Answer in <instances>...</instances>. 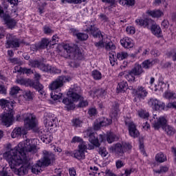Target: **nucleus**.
<instances>
[{
  "label": "nucleus",
  "mask_w": 176,
  "mask_h": 176,
  "mask_svg": "<svg viewBox=\"0 0 176 176\" xmlns=\"http://www.w3.org/2000/svg\"><path fill=\"white\" fill-rule=\"evenodd\" d=\"M60 56L65 58H70L74 61L83 60V54L78 49V46L72 44H65L60 52Z\"/></svg>",
  "instance_id": "f03ea898"
},
{
  "label": "nucleus",
  "mask_w": 176,
  "mask_h": 176,
  "mask_svg": "<svg viewBox=\"0 0 176 176\" xmlns=\"http://www.w3.org/2000/svg\"><path fill=\"white\" fill-rule=\"evenodd\" d=\"M82 124V121L79 119H75L73 120V126L74 127H80V125Z\"/></svg>",
  "instance_id": "13d9d810"
},
{
  "label": "nucleus",
  "mask_w": 176,
  "mask_h": 176,
  "mask_svg": "<svg viewBox=\"0 0 176 176\" xmlns=\"http://www.w3.org/2000/svg\"><path fill=\"white\" fill-rule=\"evenodd\" d=\"M33 96L34 94H32V92H31L30 90H26L23 92V97L25 98V101L32 100Z\"/></svg>",
  "instance_id": "c9c22d12"
},
{
  "label": "nucleus",
  "mask_w": 176,
  "mask_h": 176,
  "mask_svg": "<svg viewBox=\"0 0 176 176\" xmlns=\"http://www.w3.org/2000/svg\"><path fill=\"white\" fill-rule=\"evenodd\" d=\"M100 41L98 42H96L94 43V45L96 46V47H97L98 49H102V47H104V46H105L104 45V37L99 38Z\"/></svg>",
  "instance_id": "3c124183"
},
{
  "label": "nucleus",
  "mask_w": 176,
  "mask_h": 176,
  "mask_svg": "<svg viewBox=\"0 0 176 176\" xmlns=\"http://www.w3.org/2000/svg\"><path fill=\"white\" fill-rule=\"evenodd\" d=\"M148 14L151 16V17L159 18L163 16V12L160 10H151L148 11Z\"/></svg>",
  "instance_id": "473e14b6"
},
{
  "label": "nucleus",
  "mask_w": 176,
  "mask_h": 176,
  "mask_svg": "<svg viewBox=\"0 0 176 176\" xmlns=\"http://www.w3.org/2000/svg\"><path fill=\"white\" fill-rule=\"evenodd\" d=\"M135 76L131 70H129L127 74H125L124 78L128 82H135Z\"/></svg>",
  "instance_id": "7c9ffc66"
},
{
  "label": "nucleus",
  "mask_w": 176,
  "mask_h": 176,
  "mask_svg": "<svg viewBox=\"0 0 176 176\" xmlns=\"http://www.w3.org/2000/svg\"><path fill=\"white\" fill-rule=\"evenodd\" d=\"M73 35L76 36L79 41H87L89 38V34L85 33H78L76 30H74Z\"/></svg>",
  "instance_id": "c85d7f7f"
},
{
  "label": "nucleus",
  "mask_w": 176,
  "mask_h": 176,
  "mask_svg": "<svg viewBox=\"0 0 176 176\" xmlns=\"http://www.w3.org/2000/svg\"><path fill=\"white\" fill-rule=\"evenodd\" d=\"M100 123H101L102 127L109 126V124H112V120L104 118L103 120L100 121Z\"/></svg>",
  "instance_id": "8fccbe9b"
},
{
  "label": "nucleus",
  "mask_w": 176,
  "mask_h": 176,
  "mask_svg": "<svg viewBox=\"0 0 176 176\" xmlns=\"http://www.w3.org/2000/svg\"><path fill=\"white\" fill-rule=\"evenodd\" d=\"M43 32H44V34H46L47 35L53 34V32H54L53 30L50 29V28H49V26H47V25L44 26Z\"/></svg>",
  "instance_id": "4d7b16f0"
},
{
  "label": "nucleus",
  "mask_w": 176,
  "mask_h": 176,
  "mask_svg": "<svg viewBox=\"0 0 176 176\" xmlns=\"http://www.w3.org/2000/svg\"><path fill=\"white\" fill-rule=\"evenodd\" d=\"M0 120L3 126L9 127V126L12 125V122H13V111L0 114Z\"/></svg>",
  "instance_id": "9d476101"
},
{
  "label": "nucleus",
  "mask_w": 176,
  "mask_h": 176,
  "mask_svg": "<svg viewBox=\"0 0 176 176\" xmlns=\"http://www.w3.org/2000/svg\"><path fill=\"white\" fill-rule=\"evenodd\" d=\"M131 71L136 76H140V75H142L144 72V69H142V66L138 63H135L134 67Z\"/></svg>",
  "instance_id": "b1692460"
},
{
  "label": "nucleus",
  "mask_w": 176,
  "mask_h": 176,
  "mask_svg": "<svg viewBox=\"0 0 176 176\" xmlns=\"http://www.w3.org/2000/svg\"><path fill=\"white\" fill-rule=\"evenodd\" d=\"M65 82H69V80L66 76H58L50 85V90H60L64 86Z\"/></svg>",
  "instance_id": "6e6552de"
},
{
  "label": "nucleus",
  "mask_w": 176,
  "mask_h": 176,
  "mask_svg": "<svg viewBox=\"0 0 176 176\" xmlns=\"http://www.w3.org/2000/svg\"><path fill=\"white\" fill-rule=\"evenodd\" d=\"M120 110H119V104L118 103H115L113 105V107L111 109V113H110V116L111 118H115L116 119V118H118V116H119V112Z\"/></svg>",
  "instance_id": "bb28decb"
},
{
  "label": "nucleus",
  "mask_w": 176,
  "mask_h": 176,
  "mask_svg": "<svg viewBox=\"0 0 176 176\" xmlns=\"http://www.w3.org/2000/svg\"><path fill=\"white\" fill-rule=\"evenodd\" d=\"M80 91V87H76L73 89H70L67 91V96L68 97H70V98H73V101H78V100H83V98L79 95V93Z\"/></svg>",
  "instance_id": "f3484780"
},
{
  "label": "nucleus",
  "mask_w": 176,
  "mask_h": 176,
  "mask_svg": "<svg viewBox=\"0 0 176 176\" xmlns=\"http://www.w3.org/2000/svg\"><path fill=\"white\" fill-rule=\"evenodd\" d=\"M88 105L89 102H87V100H81L78 104L79 108H83L85 107H87Z\"/></svg>",
  "instance_id": "69168bd1"
},
{
  "label": "nucleus",
  "mask_w": 176,
  "mask_h": 176,
  "mask_svg": "<svg viewBox=\"0 0 176 176\" xmlns=\"http://www.w3.org/2000/svg\"><path fill=\"white\" fill-rule=\"evenodd\" d=\"M17 72H22V74H32V70H31V69H27L25 67L24 68L20 67V69L17 70Z\"/></svg>",
  "instance_id": "864d4df0"
},
{
  "label": "nucleus",
  "mask_w": 176,
  "mask_h": 176,
  "mask_svg": "<svg viewBox=\"0 0 176 176\" xmlns=\"http://www.w3.org/2000/svg\"><path fill=\"white\" fill-rule=\"evenodd\" d=\"M25 129L26 130H34L36 129L38 122L36 116L31 113H26L23 115Z\"/></svg>",
  "instance_id": "0eeeda50"
},
{
  "label": "nucleus",
  "mask_w": 176,
  "mask_h": 176,
  "mask_svg": "<svg viewBox=\"0 0 176 176\" xmlns=\"http://www.w3.org/2000/svg\"><path fill=\"white\" fill-rule=\"evenodd\" d=\"M116 57L118 60L120 61L122 60H125V58H127V57H129V54L126 52H120L117 53Z\"/></svg>",
  "instance_id": "58836bf2"
},
{
  "label": "nucleus",
  "mask_w": 176,
  "mask_h": 176,
  "mask_svg": "<svg viewBox=\"0 0 176 176\" xmlns=\"http://www.w3.org/2000/svg\"><path fill=\"white\" fill-rule=\"evenodd\" d=\"M21 89L17 86H14L11 87L10 91V96H16V94H19V91H20Z\"/></svg>",
  "instance_id": "49530a36"
},
{
  "label": "nucleus",
  "mask_w": 176,
  "mask_h": 176,
  "mask_svg": "<svg viewBox=\"0 0 176 176\" xmlns=\"http://www.w3.org/2000/svg\"><path fill=\"white\" fill-rule=\"evenodd\" d=\"M118 137L115 133L110 132L107 134V140L109 144H112V142H115V141H117Z\"/></svg>",
  "instance_id": "c756f323"
},
{
  "label": "nucleus",
  "mask_w": 176,
  "mask_h": 176,
  "mask_svg": "<svg viewBox=\"0 0 176 176\" xmlns=\"http://www.w3.org/2000/svg\"><path fill=\"white\" fill-rule=\"evenodd\" d=\"M131 148H133L131 144L123 142L122 144L117 143L115 144V146L110 147V151L114 153L116 157H120V159H124V153H126V152H129Z\"/></svg>",
  "instance_id": "39448f33"
},
{
  "label": "nucleus",
  "mask_w": 176,
  "mask_h": 176,
  "mask_svg": "<svg viewBox=\"0 0 176 176\" xmlns=\"http://www.w3.org/2000/svg\"><path fill=\"white\" fill-rule=\"evenodd\" d=\"M31 160L30 157H29V160L26 162H23L24 164L22 166H21L19 168H14V173L16 175L22 176L25 175L28 173V170H30V167H31V163H30V160Z\"/></svg>",
  "instance_id": "2eb2a0df"
},
{
  "label": "nucleus",
  "mask_w": 176,
  "mask_h": 176,
  "mask_svg": "<svg viewBox=\"0 0 176 176\" xmlns=\"http://www.w3.org/2000/svg\"><path fill=\"white\" fill-rule=\"evenodd\" d=\"M126 31L127 34H130L133 35V34H135V29H134L133 27H127L126 29Z\"/></svg>",
  "instance_id": "680f3d73"
},
{
  "label": "nucleus",
  "mask_w": 176,
  "mask_h": 176,
  "mask_svg": "<svg viewBox=\"0 0 176 176\" xmlns=\"http://www.w3.org/2000/svg\"><path fill=\"white\" fill-rule=\"evenodd\" d=\"M120 44L124 49H131L134 46V43H133V41L131 40L129 37H124V38L120 40Z\"/></svg>",
  "instance_id": "4be33fe9"
},
{
  "label": "nucleus",
  "mask_w": 176,
  "mask_h": 176,
  "mask_svg": "<svg viewBox=\"0 0 176 176\" xmlns=\"http://www.w3.org/2000/svg\"><path fill=\"white\" fill-rule=\"evenodd\" d=\"M32 87H34V89L37 90L41 96H43V94H45V91H43V85L40 84L39 81L32 82Z\"/></svg>",
  "instance_id": "cd10ccee"
},
{
  "label": "nucleus",
  "mask_w": 176,
  "mask_h": 176,
  "mask_svg": "<svg viewBox=\"0 0 176 176\" xmlns=\"http://www.w3.org/2000/svg\"><path fill=\"white\" fill-rule=\"evenodd\" d=\"M148 105H150L154 111H163L164 108H166V104H164V102L153 98L148 100Z\"/></svg>",
  "instance_id": "f8f14e48"
},
{
  "label": "nucleus",
  "mask_w": 176,
  "mask_h": 176,
  "mask_svg": "<svg viewBox=\"0 0 176 176\" xmlns=\"http://www.w3.org/2000/svg\"><path fill=\"white\" fill-rule=\"evenodd\" d=\"M50 68H51L50 65H46V64L43 63V62H41L39 69H41V71H43V72L50 73Z\"/></svg>",
  "instance_id": "37998d69"
},
{
  "label": "nucleus",
  "mask_w": 176,
  "mask_h": 176,
  "mask_svg": "<svg viewBox=\"0 0 176 176\" xmlns=\"http://www.w3.org/2000/svg\"><path fill=\"white\" fill-rule=\"evenodd\" d=\"M91 74L95 80H100V79L102 78L101 72H100L98 70H94Z\"/></svg>",
  "instance_id": "a18cd8bd"
},
{
  "label": "nucleus",
  "mask_w": 176,
  "mask_h": 176,
  "mask_svg": "<svg viewBox=\"0 0 176 176\" xmlns=\"http://www.w3.org/2000/svg\"><path fill=\"white\" fill-rule=\"evenodd\" d=\"M3 20L4 21V23L7 27L11 30L12 28H14V27H16V24H17L16 20L12 19L9 14L6 15Z\"/></svg>",
  "instance_id": "aec40b11"
},
{
  "label": "nucleus",
  "mask_w": 176,
  "mask_h": 176,
  "mask_svg": "<svg viewBox=\"0 0 176 176\" xmlns=\"http://www.w3.org/2000/svg\"><path fill=\"white\" fill-rule=\"evenodd\" d=\"M150 122L155 130H159L162 127L168 135H174L175 134V129L170 125H166L167 120L163 116L157 118V116L155 115Z\"/></svg>",
  "instance_id": "20e7f679"
},
{
  "label": "nucleus",
  "mask_w": 176,
  "mask_h": 176,
  "mask_svg": "<svg viewBox=\"0 0 176 176\" xmlns=\"http://www.w3.org/2000/svg\"><path fill=\"white\" fill-rule=\"evenodd\" d=\"M36 146L32 143V140H26L14 148L8 146L3 156L8 162L10 168H14L22 164L23 162L27 163L30 160L28 155H34L36 153Z\"/></svg>",
  "instance_id": "f257e3e1"
},
{
  "label": "nucleus",
  "mask_w": 176,
  "mask_h": 176,
  "mask_svg": "<svg viewBox=\"0 0 176 176\" xmlns=\"http://www.w3.org/2000/svg\"><path fill=\"white\" fill-rule=\"evenodd\" d=\"M72 142H81L82 144L83 140L80 137L75 136L72 140Z\"/></svg>",
  "instance_id": "0e129e2a"
},
{
  "label": "nucleus",
  "mask_w": 176,
  "mask_h": 176,
  "mask_svg": "<svg viewBox=\"0 0 176 176\" xmlns=\"http://www.w3.org/2000/svg\"><path fill=\"white\" fill-rule=\"evenodd\" d=\"M124 122H125L126 126H128V127H130V126L135 124L134 122H131V118H129V117H126L125 118Z\"/></svg>",
  "instance_id": "052dcab7"
},
{
  "label": "nucleus",
  "mask_w": 176,
  "mask_h": 176,
  "mask_svg": "<svg viewBox=\"0 0 176 176\" xmlns=\"http://www.w3.org/2000/svg\"><path fill=\"white\" fill-rule=\"evenodd\" d=\"M9 61L11 64H13V65H21V64H23V62H21V60L19 58H9Z\"/></svg>",
  "instance_id": "c03bdc74"
},
{
  "label": "nucleus",
  "mask_w": 176,
  "mask_h": 176,
  "mask_svg": "<svg viewBox=\"0 0 176 176\" xmlns=\"http://www.w3.org/2000/svg\"><path fill=\"white\" fill-rule=\"evenodd\" d=\"M169 56H172V60L176 61V51L170 52L168 53Z\"/></svg>",
  "instance_id": "774afa93"
},
{
  "label": "nucleus",
  "mask_w": 176,
  "mask_h": 176,
  "mask_svg": "<svg viewBox=\"0 0 176 176\" xmlns=\"http://www.w3.org/2000/svg\"><path fill=\"white\" fill-rule=\"evenodd\" d=\"M25 134H27L25 128L17 127L13 130L11 135L12 138H16V137H19V135H24Z\"/></svg>",
  "instance_id": "5701e85b"
},
{
  "label": "nucleus",
  "mask_w": 176,
  "mask_h": 176,
  "mask_svg": "<svg viewBox=\"0 0 176 176\" xmlns=\"http://www.w3.org/2000/svg\"><path fill=\"white\" fill-rule=\"evenodd\" d=\"M74 101H78V100H74V99L69 96V98H65L63 100V104H65V105H67V107H70V108H74Z\"/></svg>",
  "instance_id": "f704fd0d"
},
{
  "label": "nucleus",
  "mask_w": 176,
  "mask_h": 176,
  "mask_svg": "<svg viewBox=\"0 0 176 176\" xmlns=\"http://www.w3.org/2000/svg\"><path fill=\"white\" fill-rule=\"evenodd\" d=\"M95 94H96V96H104V94H105V90L102 89H96Z\"/></svg>",
  "instance_id": "e2e57ef3"
},
{
  "label": "nucleus",
  "mask_w": 176,
  "mask_h": 176,
  "mask_svg": "<svg viewBox=\"0 0 176 176\" xmlns=\"http://www.w3.org/2000/svg\"><path fill=\"white\" fill-rule=\"evenodd\" d=\"M134 93L135 102H137V100H139V101H141L142 100H145V97L148 96V91H146V89L142 86L138 87V88L134 90Z\"/></svg>",
  "instance_id": "ddd939ff"
},
{
  "label": "nucleus",
  "mask_w": 176,
  "mask_h": 176,
  "mask_svg": "<svg viewBox=\"0 0 176 176\" xmlns=\"http://www.w3.org/2000/svg\"><path fill=\"white\" fill-rule=\"evenodd\" d=\"M50 41L47 38H43L37 45V49H46L49 46Z\"/></svg>",
  "instance_id": "2f4dec72"
},
{
  "label": "nucleus",
  "mask_w": 176,
  "mask_h": 176,
  "mask_svg": "<svg viewBox=\"0 0 176 176\" xmlns=\"http://www.w3.org/2000/svg\"><path fill=\"white\" fill-rule=\"evenodd\" d=\"M104 47L107 52H111L112 50H115L116 49V46L112 41H109V43H107L104 45Z\"/></svg>",
  "instance_id": "a19ab883"
},
{
  "label": "nucleus",
  "mask_w": 176,
  "mask_h": 176,
  "mask_svg": "<svg viewBox=\"0 0 176 176\" xmlns=\"http://www.w3.org/2000/svg\"><path fill=\"white\" fill-rule=\"evenodd\" d=\"M6 47L7 49H10V47H20V41L19 38L12 34H7Z\"/></svg>",
  "instance_id": "9b49d317"
},
{
  "label": "nucleus",
  "mask_w": 176,
  "mask_h": 176,
  "mask_svg": "<svg viewBox=\"0 0 176 176\" xmlns=\"http://www.w3.org/2000/svg\"><path fill=\"white\" fill-rule=\"evenodd\" d=\"M119 3L122 6H134L135 0H120Z\"/></svg>",
  "instance_id": "72a5a7b5"
},
{
  "label": "nucleus",
  "mask_w": 176,
  "mask_h": 176,
  "mask_svg": "<svg viewBox=\"0 0 176 176\" xmlns=\"http://www.w3.org/2000/svg\"><path fill=\"white\" fill-rule=\"evenodd\" d=\"M51 98H52L54 101H57V100L63 98V94L54 91L51 93Z\"/></svg>",
  "instance_id": "ea45409f"
},
{
  "label": "nucleus",
  "mask_w": 176,
  "mask_h": 176,
  "mask_svg": "<svg viewBox=\"0 0 176 176\" xmlns=\"http://www.w3.org/2000/svg\"><path fill=\"white\" fill-rule=\"evenodd\" d=\"M129 135L131 137H133V138H137L138 135H140V132L138 131V129H137V126L135 124L130 125V126L128 127Z\"/></svg>",
  "instance_id": "393cba45"
},
{
  "label": "nucleus",
  "mask_w": 176,
  "mask_h": 176,
  "mask_svg": "<svg viewBox=\"0 0 176 176\" xmlns=\"http://www.w3.org/2000/svg\"><path fill=\"white\" fill-rule=\"evenodd\" d=\"M61 73V70L56 68V67H50V73L49 74H60Z\"/></svg>",
  "instance_id": "bf43d9fd"
},
{
  "label": "nucleus",
  "mask_w": 176,
  "mask_h": 176,
  "mask_svg": "<svg viewBox=\"0 0 176 176\" xmlns=\"http://www.w3.org/2000/svg\"><path fill=\"white\" fill-rule=\"evenodd\" d=\"M135 23L137 25H139L140 27H144V28L145 27H149V25L152 24L151 27V30L152 34H153L154 35H160V33L162 32V29L160 28V26L155 23V22L152 21V19H139L135 20Z\"/></svg>",
  "instance_id": "423d86ee"
},
{
  "label": "nucleus",
  "mask_w": 176,
  "mask_h": 176,
  "mask_svg": "<svg viewBox=\"0 0 176 176\" xmlns=\"http://www.w3.org/2000/svg\"><path fill=\"white\" fill-rule=\"evenodd\" d=\"M29 63V65H31L33 68H38V69H40L41 64H42V61L38 60H31Z\"/></svg>",
  "instance_id": "4c0bfd02"
},
{
  "label": "nucleus",
  "mask_w": 176,
  "mask_h": 176,
  "mask_svg": "<svg viewBox=\"0 0 176 176\" xmlns=\"http://www.w3.org/2000/svg\"><path fill=\"white\" fill-rule=\"evenodd\" d=\"M118 89L120 90V91H126V90H127V82L122 81L118 83Z\"/></svg>",
  "instance_id": "79ce46f5"
},
{
  "label": "nucleus",
  "mask_w": 176,
  "mask_h": 176,
  "mask_svg": "<svg viewBox=\"0 0 176 176\" xmlns=\"http://www.w3.org/2000/svg\"><path fill=\"white\" fill-rule=\"evenodd\" d=\"M86 2V0H61L62 3H82Z\"/></svg>",
  "instance_id": "09e8293b"
},
{
  "label": "nucleus",
  "mask_w": 176,
  "mask_h": 176,
  "mask_svg": "<svg viewBox=\"0 0 176 176\" xmlns=\"http://www.w3.org/2000/svg\"><path fill=\"white\" fill-rule=\"evenodd\" d=\"M0 107H1L3 109L8 108L7 111H8V112L13 111V102L6 99L0 100Z\"/></svg>",
  "instance_id": "412c9836"
},
{
  "label": "nucleus",
  "mask_w": 176,
  "mask_h": 176,
  "mask_svg": "<svg viewBox=\"0 0 176 176\" xmlns=\"http://www.w3.org/2000/svg\"><path fill=\"white\" fill-rule=\"evenodd\" d=\"M168 168L167 166H162L160 170H154L156 174H162V173H167Z\"/></svg>",
  "instance_id": "6e6d98bb"
},
{
  "label": "nucleus",
  "mask_w": 176,
  "mask_h": 176,
  "mask_svg": "<svg viewBox=\"0 0 176 176\" xmlns=\"http://www.w3.org/2000/svg\"><path fill=\"white\" fill-rule=\"evenodd\" d=\"M164 97L170 101V102L167 104V108H174L176 109V94L173 92H165Z\"/></svg>",
  "instance_id": "a211bd4d"
},
{
  "label": "nucleus",
  "mask_w": 176,
  "mask_h": 176,
  "mask_svg": "<svg viewBox=\"0 0 176 176\" xmlns=\"http://www.w3.org/2000/svg\"><path fill=\"white\" fill-rule=\"evenodd\" d=\"M115 56H116V53L115 52H111L109 53V60L110 64H111V65H115V63H116V60H115Z\"/></svg>",
  "instance_id": "603ef678"
},
{
  "label": "nucleus",
  "mask_w": 176,
  "mask_h": 176,
  "mask_svg": "<svg viewBox=\"0 0 176 176\" xmlns=\"http://www.w3.org/2000/svg\"><path fill=\"white\" fill-rule=\"evenodd\" d=\"M89 140L91 142V144H93L95 146H100V142L104 141V136L100 135L99 138H96V133H90L89 135Z\"/></svg>",
  "instance_id": "6ab92c4d"
},
{
  "label": "nucleus",
  "mask_w": 176,
  "mask_h": 176,
  "mask_svg": "<svg viewBox=\"0 0 176 176\" xmlns=\"http://www.w3.org/2000/svg\"><path fill=\"white\" fill-rule=\"evenodd\" d=\"M155 160L159 163H163L164 162H166V160H167V157H166V155H164V154H163L162 153H160L156 155Z\"/></svg>",
  "instance_id": "e433bc0d"
},
{
  "label": "nucleus",
  "mask_w": 176,
  "mask_h": 176,
  "mask_svg": "<svg viewBox=\"0 0 176 176\" xmlns=\"http://www.w3.org/2000/svg\"><path fill=\"white\" fill-rule=\"evenodd\" d=\"M155 64H156V60L148 59L142 62V67L144 68V69H149V68H152Z\"/></svg>",
  "instance_id": "a878e982"
},
{
  "label": "nucleus",
  "mask_w": 176,
  "mask_h": 176,
  "mask_svg": "<svg viewBox=\"0 0 176 176\" xmlns=\"http://www.w3.org/2000/svg\"><path fill=\"white\" fill-rule=\"evenodd\" d=\"M86 149H87V144L83 142L80 145H78V150L74 151V156L76 159L78 160H82V159H85V152H86Z\"/></svg>",
  "instance_id": "4468645a"
},
{
  "label": "nucleus",
  "mask_w": 176,
  "mask_h": 176,
  "mask_svg": "<svg viewBox=\"0 0 176 176\" xmlns=\"http://www.w3.org/2000/svg\"><path fill=\"white\" fill-rule=\"evenodd\" d=\"M138 115L142 119H148L149 118V113L145 110L139 111Z\"/></svg>",
  "instance_id": "de8ad7c7"
},
{
  "label": "nucleus",
  "mask_w": 176,
  "mask_h": 176,
  "mask_svg": "<svg viewBox=\"0 0 176 176\" xmlns=\"http://www.w3.org/2000/svg\"><path fill=\"white\" fill-rule=\"evenodd\" d=\"M116 166L117 168H122V167H123V166H124V163H123V162L122 160H118L116 162Z\"/></svg>",
  "instance_id": "338daca9"
},
{
  "label": "nucleus",
  "mask_w": 176,
  "mask_h": 176,
  "mask_svg": "<svg viewBox=\"0 0 176 176\" xmlns=\"http://www.w3.org/2000/svg\"><path fill=\"white\" fill-rule=\"evenodd\" d=\"M44 124L47 129H50V127H57L58 124V119L54 114L50 113L45 116Z\"/></svg>",
  "instance_id": "1a4fd4ad"
},
{
  "label": "nucleus",
  "mask_w": 176,
  "mask_h": 176,
  "mask_svg": "<svg viewBox=\"0 0 176 176\" xmlns=\"http://www.w3.org/2000/svg\"><path fill=\"white\" fill-rule=\"evenodd\" d=\"M85 31L86 32H89V34H91V35H92V36L94 38H104V35H102L101 30L98 29V28L96 27L94 23L91 24Z\"/></svg>",
  "instance_id": "dca6fc26"
},
{
  "label": "nucleus",
  "mask_w": 176,
  "mask_h": 176,
  "mask_svg": "<svg viewBox=\"0 0 176 176\" xmlns=\"http://www.w3.org/2000/svg\"><path fill=\"white\" fill-rule=\"evenodd\" d=\"M98 152L102 157H105L108 155V151H107V148L104 147H100Z\"/></svg>",
  "instance_id": "5fc2aeb1"
},
{
  "label": "nucleus",
  "mask_w": 176,
  "mask_h": 176,
  "mask_svg": "<svg viewBox=\"0 0 176 176\" xmlns=\"http://www.w3.org/2000/svg\"><path fill=\"white\" fill-rule=\"evenodd\" d=\"M53 162H54V154L44 151L43 158L41 160H38L34 165H30L29 170H31L33 174H38L41 173L42 167H47L48 166H50Z\"/></svg>",
  "instance_id": "7ed1b4c3"
}]
</instances>
